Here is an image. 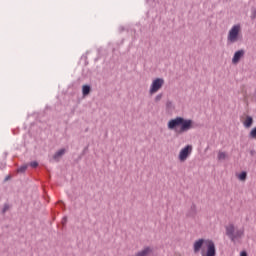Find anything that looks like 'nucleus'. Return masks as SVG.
Wrapping results in <instances>:
<instances>
[{
  "label": "nucleus",
  "mask_w": 256,
  "mask_h": 256,
  "mask_svg": "<svg viewBox=\"0 0 256 256\" xmlns=\"http://www.w3.org/2000/svg\"><path fill=\"white\" fill-rule=\"evenodd\" d=\"M167 127L170 131H175L178 135H182V133H187L194 128L193 120L185 119L181 116H177L174 119L168 121Z\"/></svg>",
  "instance_id": "obj_1"
},
{
  "label": "nucleus",
  "mask_w": 256,
  "mask_h": 256,
  "mask_svg": "<svg viewBox=\"0 0 256 256\" xmlns=\"http://www.w3.org/2000/svg\"><path fill=\"white\" fill-rule=\"evenodd\" d=\"M226 235L232 241V243H237L245 235V230L238 229L235 230V225L229 224L226 226Z\"/></svg>",
  "instance_id": "obj_2"
},
{
  "label": "nucleus",
  "mask_w": 256,
  "mask_h": 256,
  "mask_svg": "<svg viewBox=\"0 0 256 256\" xmlns=\"http://www.w3.org/2000/svg\"><path fill=\"white\" fill-rule=\"evenodd\" d=\"M239 31H241V25L239 24L234 25L230 29L228 33V41H230V43H237L239 39Z\"/></svg>",
  "instance_id": "obj_3"
},
{
  "label": "nucleus",
  "mask_w": 256,
  "mask_h": 256,
  "mask_svg": "<svg viewBox=\"0 0 256 256\" xmlns=\"http://www.w3.org/2000/svg\"><path fill=\"white\" fill-rule=\"evenodd\" d=\"M163 85H165V79L163 78H156L152 81L150 86L149 93L150 95H155L160 89H162Z\"/></svg>",
  "instance_id": "obj_4"
},
{
  "label": "nucleus",
  "mask_w": 256,
  "mask_h": 256,
  "mask_svg": "<svg viewBox=\"0 0 256 256\" xmlns=\"http://www.w3.org/2000/svg\"><path fill=\"white\" fill-rule=\"evenodd\" d=\"M202 256H217V248L215 247V242L213 240H207L206 252L201 253Z\"/></svg>",
  "instance_id": "obj_5"
},
{
  "label": "nucleus",
  "mask_w": 256,
  "mask_h": 256,
  "mask_svg": "<svg viewBox=\"0 0 256 256\" xmlns=\"http://www.w3.org/2000/svg\"><path fill=\"white\" fill-rule=\"evenodd\" d=\"M191 151H193V146L187 145L185 146L179 153L180 161H187V157H189Z\"/></svg>",
  "instance_id": "obj_6"
},
{
  "label": "nucleus",
  "mask_w": 256,
  "mask_h": 256,
  "mask_svg": "<svg viewBox=\"0 0 256 256\" xmlns=\"http://www.w3.org/2000/svg\"><path fill=\"white\" fill-rule=\"evenodd\" d=\"M206 243V247H207V241H205V239L201 238V239H198L194 242V245H193V251L194 253H199V251H201L203 245H205Z\"/></svg>",
  "instance_id": "obj_7"
},
{
  "label": "nucleus",
  "mask_w": 256,
  "mask_h": 256,
  "mask_svg": "<svg viewBox=\"0 0 256 256\" xmlns=\"http://www.w3.org/2000/svg\"><path fill=\"white\" fill-rule=\"evenodd\" d=\"M244 56H245V50L241 49V50L236 51L232 58L233 65H237V63H239V61H241L242 57H244Z\"/></svg>",
  "instance_id": "obj_8"
},
{
  "label": "nucleus",
  "mask_w": 256,
  "mask_h": 256,
  "mask_svg": "<svg viewBox=\"0 0 256 256\" xmlns=\"http://www.w3.org/2000/svg\"><path fill=\"white\" fill-rule=\"evenodd\" d=\"M65 148H62L60 150H58L52 157L51 161H55V163H59V161H61V157H63V155H65Z\"/></svg>",
  "instance_id": "obj_9"
},
{
  "label": "nucleus",
  "mask_w": 256,
  "mask_h": 256,
  "mask_svg": "<svg viewBox=\"0 0 256 256\" xmlns=\"http://www.w3.org/2000/svg\"><path fill=\"white\" fill-rule=\"evenodd\" d=\"M197 215V206L195 204H192L188 212L186 213V217H191L192 219H195Z\"/></svg>",
  "instance_id": "obj_10"
},
{
  "label": "nucleus",
  "mask_w": 256,
  "mask_h": 256,
  "mask_svg": "<svg viewBox=\"0 0 256 256\" xmlns=\"http://www.w3.org/2000/svg\"><path fill=\"white\" fill-rule=\"evenodd\" d=\"M153 253V249L151 247H146L142 251L136 253V256H150Z\"/></svg>",
  "instance_id": "obj_11"
},
{
  "label": "nucleus",
  "mask_w": 256,
  "mask_h": 256,
  "mask_svg": "<svg viewBox=\"0 0 256 256\" xmlns=\"http://www.w3.org/2000/svg\"><path fill=\"white\" fill-rule=\"evenodd\" d=\"M252 125H253V117L246 116V119L243 122V126L245 127V129H251Z\"/></svg>",
  "instance_id": "obj_12"
},
{
  "label": "nucleus",
  "mask_w": 256,
  "mask_h": 256,
  "mask_svg": "<svg viewBox=\"0 0 256 256\" xmlns=\"http://www.w3.org/2000/svg\"><path fill=\"white\" fill-rule=\"evenodd\" d=\"M89 93H91V86L89 85H83L82 86V95L84 97H87V95H89Z\"/></svg>",
  "instance_id": "obj_13"
},
{
  "label": "nucleus",
  "mask_w": 256,
  "mask_h": 256,
  "mask_svg": "<svg viewBox=\"0 0 256 256\" xmlns=\"http://www.w3.org/2000/svg\"><path fill=\"white\" fill-rule=\"evenodd\" d=\"M238 179L239 181H247V173L245 171H242L239 175H238Z\"/></svg>",
  "instance_id": "obj_14"
},
{
  "label": "nucleus",
  "mask_w": 256,
  "mask_h": 256,
  "mask_svg": "<svg viewBox=\"0 0 256 256\" xmlns=\"http://www.w3.org/2000/svg\"><path fill=\"white\" fill-rule=\"evenodd\" d=\"M250 19H252V20L256 19V7L255 6L251 7Z\"/></svg>",
  "instance_id": "obj_15"
},
{
  "label": "nucleus",
  "mask_w": 256,
  "mask_h": 256,
  "mask_svg": "<svg viewBox=\"0 0 256 256\" xmlns=\"http://www.w3.org/2000/svg\"><path fill=\"white\" fill-rule=\"evenodd\" d=\"M226 157H227V154H225V152H219V153H218V160H219V161L225 160Z\"/></svg>",
  "instance_id": "obj_16"
},
{
  "label": "nucleus",
  "mask_w": 256,
  "mask_h": 256,
  "mask_svg": "<svg viewBox=\"0 0 256 256\" xmlns=\"http://www.w3.org/2000/svg\"><path fill=\"white\" fill-rule=\"evenodd\" d=\"M9 209H11V206L9 204L5 203L3 208H2V215H5V213L7 211H9Z\"/></svg>",
  "instance_id": "obj_17"
},
{
  "label": "nucleus",
  "mask_w": 256,
  "mask_h": 256,
  "mask_svg": "<svg viewBox=\"0 0 256 256\" xmlns=\"http://www.w3.org/2000/svg\"><path fill=\"white\" fill-rule=\"evenodd\" d=\"M27 171V165H22L18 168V173H25Z\"/></svg>",
  "instance_id": "obj_18"
},
{
  "label": "nucleus",
  "mask_w": 256,
  "mask_h": 256,
  "mask_svg": "<svg viewBox=\"0 0 256 256\" xmlns=\"http://www.w3.org/2000/svg\"><path fill=\"white\" fill-rule=\"evenodd\" d=\"M161 99H163V93H160V94H158V95L155 97V102H156V103H159V101H161Z\"/></svg>",
  "instance_id": "obj_19"
},
{
  "label": "nucleus",
  "mask_w": 256,
  "mask_h": 256,
  "mask_svg": "<svg viewBox=\"0 0 256 256\" xmlns=\"http://www.w3.org/2000/svg\"><path fill=\"white\" fill-rule=\"evenodd\" d=\"M30 167H32L33 169L39 167V162L37 161L30 162Z\"/></svg>",
  "instance_id": "obj_20"
},
{
  "label": "nucleus",
  "mask_w": 256,
  "mask_h": 256,
  "mask_svg": "<svg viewBox=\"0 0 256 256\" xmlns=\"http://www.w3.org/2000/svg\"><path fill=\"white\" fill-rule=\"evenodd\" d=\"M67 223V216H65L63 219H62V225H65Z\"/></svg>",
  "instance_id": "obj_21"
},
{
  "label": "nucleus",
  "mask_w": 256,
  "mask_h": 256,
  "mask_svg": "<svg viewBox=\"0 0 256 256\" xmlns=\"http://www.w3.org/2000/svg\"><path fill=\"white\" fill-rule=\"evenodd\" d=\"M123 31H125V28H124L123 26H120V27H119V32H120V33H123Z\"/></svg>",
  "instance_id": "obj_22"
},
{
  "label": "nucleus",
  "mask_w": 256,
  "mask_h": 256,
  "mask_svg": "<svg viewBox=\"0 0 256 256\" xmlns=\"http://www.w3.org/2000/svg\"><path fill=\"white\" fill-rule=\"evenodd\" d=\"M240 256H247V252H246V251H242V252L240 253Z\"/></svg>",
  "instance_id": "obj_23"
},
{
  "label": "nucleus",
  "mask_w": 256,
  "mask_h": 256,
  "mask_svg": "<svg viewBox=\"0 0 256 256\" xmlns=\"http://www.w3.org/2000/svg\"><path fill=\"white\" fill-rule=\"evenodd\" d=\"M250 154H251V155H255V150H252V151L250 152Z\"/></svg>",
  "instance_id": "obj_24"
},
{
  "label": "nucleus",
  "mask_w": 256,
  "mask_h": 256,
  "mask_svg": "<svg viewBox=\"0 0 256 256\" xmlns=\"http://www.w3.org/2000/svg\"><path fill=\"white\" fill-rule=\"evenodd\" d=\"M8 179H9V176H7V177L5 178V181H8Z\"/></svg>",
  "instance_id": "obj_25"
},
{
  "label": "nucleus",
  "mask_w": 256,
  "mask_h": 256,
  "mask_svg": "<svg viewBox=\"0 0 256 256\" xmlns=\"http://www.w3.org/2000/svg\"><path fill=\"white\" fill-rule=\"evenodd\" d=\"M167 105H171V102H167Z\"/></svg>",
  "instance_id": "obj_26"
}]
</instances>
